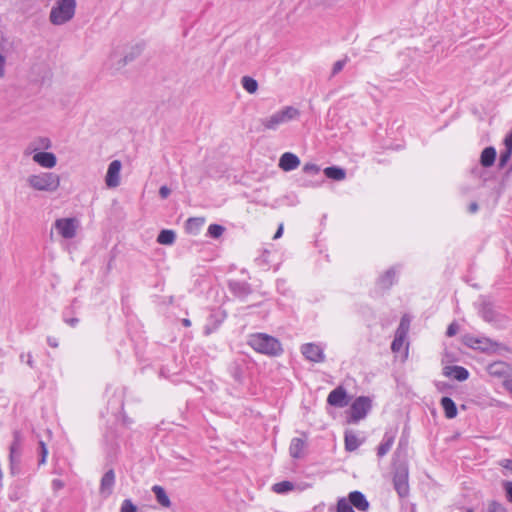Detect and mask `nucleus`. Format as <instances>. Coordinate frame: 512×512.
Wrapping results in <instances>:
<instances>
[{"label": "nucleus", "mask_w": 512, "mask_h": 512, "mask_svg": "<svg viewBox=\"0 0 512 512\" xmlns=\"http://www.w3.org/2000/svg\"><path fill=\"white\" fill-rule=\"evenodd\" d=\"M120 512H138V507L131 499H124L120 506Z\"/></svg>", "instance_id": "nucleus-44"}, {"label": "nucleus", "mask_w": 512, "mask_h": 512, "mask_svg": "<svg viewBox=\"0 0 512 512\" xmlns=\"http://www.w3.org/2000/svg\"><path fill=\"white\" fill-rule=\"evenodd\" d=\"M295 488H296V485L289 480L277 482V483L273 484L271 487L272 491L279 495L288 494L289 492L293 491Z\"/></svg>", "instance_id": "nucleus-33"}, {"label": "nucleus", "mask_w": 512, "mask_h": 512, "mask_svg": "<svg viewBox=\"0 0 512 512\" xmlns=\"http://www.w3.org/2000/svg\"><path fill=\"white\" fill-rule=\"evenodd\" d=\"M224 231H225V228H224L222 225H219V224H211V225H209V227H208L207 234H208V236H210L211 238L218 239L219 237H221V236H222V234L224 233Z\"/></svg>", "instance_id": "nucleus-42"}, {"label": "nucleus", "mask_w": 512, "mask_h": 512, "mask_svg": "<svg viewBox=\"0 0 512 512\" xmlns=\"http://www.w3.org/2000/svg\"><path fill=\"white\" fill-rule=\"evenodd\" d=\"M21 443H22V437L20 432L15 431L14 432V440L12 444L10 445V460L11 463L18 462L20 460L21 456Z\"/></svg>", "instance_id": "nucleus-26"}, {"label": "nucleus", "mask_w": 512, "mask_h": 512, "mask_svg": "<svg viewBox=\"0 0 512 512\" xmlns=\"http://www.w3.org/2000/svg\"><path fill=\"white\" fill-rule=\"evenodd\" d=\"M171 193V190L167 186H161L159 189V195L162 199H166Z\"/></svg>", "instance_id": "nucleus-57"}, {"label": "nucleus", "mask_w": 512, "mask_h": 512, "mask_svg": "<svg viewBox=\"0 0 512 512\" xmlns=\"http://www.w3.org/2000/svg\"><path fill=\"white\" fill-rule=\"evenodd\" d=\"M502 488H503L506 500L512 504V481L504 480L502 482Z\"/></svg>", "instance_id": "nucleus-47"}, {"label": "nucleus", "mask_w": 512, "mask_h": 512, "mask_svg": "<svg viewBox=\"0 0 512 512\" xmlns=\"http://www.w3.org/2000/svg\"><path fill=\"white\" fill-rule=\"evenodd\" d=\"M435 386L437 390L441 393H450L453 388L450 383L444 381H437L435 383Z\"/></svg>", "instance_id": "nucleus-49"}, {"label": "nucleus", "mask_w": 512, "mask_h": 512, "mask_svg": "<svg viewBox=\"0 0 512 512\" xmlns=\"http://www.w3.org/2000/svg\"><path fill=\"white\" fill-rule=\"evenodd\" d=\"M409 328V321L406 319V317L404 316L402 319H401V322H400V325H399V328L397 329V333H401L402 336L405 337V334L407 332Z\"/></svg>", "instance_id": "nucleus-53"}, {"label": "nucleus", "mask_w": 512, "mask_h": 512, "mask_svg": "<svg viewBox=\"0 0 512 512\" xmlns=\"http://www.w3.org/2000/svg\"><path fill=\"white\" fill-rule=\"evenodd\" d=\"M304 447L305 441L303 439L293 438L289 447L290 456L294 459L302 458Z\"/></svg>", "instance_id": "nucleus-29"}, {"label": "nucleus", "mask_w": 512, "mask_h": 512, "mask_svg": "<svg viewBox=\"0 0 512 512\" xmlns=\"http://www.w3.org/2000/svg\"><path fill=\"white\" fill-rule=\"evenodd\" d=\"M478 210V205L477 203L473 202L469 205V211L471 213H475L476 211Z\"/></svg>", "instance_id": "nucleus-64"}, {"label": "nucleus", "mask_w": 512, "mask_h": 512, "mask_svg": "<svg viewBox=\"0 0 512 512\" xmlns=\"http://www.w3.org/2000/svg\"><path fill=\"white\" fill-rule=\"evenodd\" d=\"M324 174L327 178L333 179L336 181H341L345 179L346 172L343 168L331 166L324 169Z\"/></svg>", "instance_id": "nucleus-34"}, {"label": "nucleus", "mask_w": 512, "mask_h": 512, "mask_svg": "<svg viewBox=\"0 0 512 512\" xmlns=\"http://www.w3.org/2000/svg\"><path fill=\"white\" fill-rule=\"evenodd\" d=\"M502 466L512 473V459H505L502 463Z\"/></svg>", "instance_id": "nucleus-60"}, {"label": "nucleus", "mask_w": 512, "mask_h": 512, "mask_svg": "<svg viewBox=\"0 0 512 512\" xmlns=\"http://www.w3.org/2000/svg\"><path fill=\"white\" fill-rule=\"evenodd\" d=\"M442 374L459 382L466 381L470 375L465 367L458 365H445L442 369Z\"/></svg>", "instance_id": "nucleus-18"}, {"label": "nucleus", "mask_w": 512, "mask_h": 512, "mask_svg": "<svg viewBox=\"0 0 512 512\" xmlns=\"http://www.w3.org/2000/svg\"><path fill=\"white\" fill-rule=\"evenodd\" d=\"M10 49V44L0 35V78L5 76V62Z\"/></svg>", "instance_id": "nucleus-30"}, {"label": "nucleus", "mask_w": 512, "mask_h": 512, "mask_svg": "<svg viewBox=\"0 0 512 512\" xmlns=\"http://www.w3.org/2000/svg\"><path fill=\"white\" fill-rule=\"evenodd\" d=\"M503 387L512 395V376L502 382Z\"/></svg>", "instance_id": "nucleus-58"}, {"label": "nucleus", "mask_w": 512, "mask_h": 512, "mask_svg": "<svg viewBox=\"0 0 512 512\" xmlns=\"http://www.w3.org/2000/svg\"><path fill=\"white\" fill-rule=\"evenodd\" d=\"M462 341L468 348L480 350V352H501L506 349L501 343L492 341L486 337L465 335L463 336Z\"/></svg>", "instance_id": "nucleus-7"}, {"label": "nucleus", "mask_w": 512, "mask_h": 512, "mask_svg": "<svg viewBox=\"0 0 512 512\" xmlns=\"http://www.w3.org/2000/svg\"><path fill=\"white\" fill-rule=\"evenodd\" d=\"M344 443L345 450L349 452L355 451L361 445V441L358 439L357 435L352 431L345 432Z\"/></svg>", "instance_id": "nucleus-32"}, {"label": "nucleus", "mask_w": 512, "mask_h": 512, "mask_svg": "<svg viewBox=\"0 0 512 512\" xmlns=\"http://www.w3.org/2000/svg\"><path fill=\"white\" fill-rule=\"evenodd\" d=\"M241 84L242 87L250 94H254L258 89V82L250 76L242 77Z\"/></svg>", "instance_id": "nucleus-38"}, {"label": "nucleus", "mask_w": 512, "mask_h": 512, "mask_svg": "<svg viewBox=\"0 0 512 512\" xmlns=\"http://www.w3.org/2000/svg\"><path fill=\"white\" fill-rule=\"evenodd\" d=\"M506 149L512 150V132L508 134L504 140Z\"/></svg>", "instance_id": "nucleus-59"}, {"label": "nucleus", "mask_w": 512, "mask_h": 512, "mask_svg": "<svg viewBox=\"0 0 512 512\" xmlns=\"http://www.w3.org/2000/svg\"><path fill=\"white\" fill-rule=\"evenodd\" d=\"M121 421L122 425L126 428H130L134 424V420L130 418L125 411L123 410L122 413L118 414V419L114 418V422Z\"/></svg>", "instance_id": "nucleus-46"}, {"label": "nucleus", "mask_w": 512, "mask_h": 512, "mask_svg": "<svg viewBox=\"0 0 512 512\" xmlns=\"http://www.w3.org/2000/svg\"><path fill=\"white\" fill-rule=\"evenodd\" d=\"M394 440H395L394 433L385 432V434L382 438V441L380 442V444L377 447V456L383 457L384 455H386L389 452V450L391 449V447L394 443Z\"/></svg>", "instance_id": "nucleus-27"}, {"label": "nucleus", "mask_w": 512, "mask_h": 512, "mask_svg": "<svg viewBox=\"0 0 512 512\" xmlns=\"http://www.w3.org/2000/svg\"><path fill=\"white\" fill-rule=\"evenodd\" d=\"M55 227L62 237L71 239L76 235L78 221L74 218L58 219L55 223Z\"/></svg>", "instance_id": "nucleus-16"}, {"label": "nucleus", "mask_w": 512, "mask_h": 512, "mask_svg": "<svg viewBox=\"0 0 512 512\" xmlns=\"http://www.w3.org/2000/svg\"><path fill=\"white\" fill-rule=\"evenodd\" d=\"M395 277L396 271L394 270V268H390L379 278L378 284L383 289H388L394 283Z\"/></svg>", "instance_id": "nucleus-35"}, {"label": "nucleus", "mask_w": 512, "mask_h": 512, "mask_svg": "<svg viewBox=\"0 0 512 512\" xmlns=\"http://www.w3.org/2000/svg\"><path fill=\"white\" fill-rule=\"evenodd\" d=\"M326 401L332 407L343 408L349 403V395L347 390L342 385H339L330 391Z\"/></svg>", "instance_id": "nucleus-14"}, {"label": "nucleus", "mask_w": 512, "mask_h": 512, "mask_svg": "<svg viewBox=\"0 0 512 512\" xmlns=\"http://www.w3.org/2000/svg\"><path fill=\"white\" fill-rule=\"evenodd\" d=\"M248 345L255 352H281L283 350V347L277 338L265 333L250 335Z\"/></svg>", "instance_id": "nucleus-3"}, {"label": "nucleus", "mask_w": 512, "mask_h": 512, "mask_svg": "<svg viewBox=\"0 0 512 512\" xmlns=\"http://www.w3.org/2000/svg\"><path fill=\"white\" fill-rule=\"evenodd\" d=\"M299 116L298 109L292 106H286L282 110L275 112L269 117L261 120L265 129L276 130L280 125L288 123L289 121Z\"/></svg>", "instance_id": "nucleus-5"}, {"label": "nucleus", "mask_w": 512, "mask_h": 512, "mask_svg": "<svg viewBox=\"0 0 512 512\" xmlns=\"http://www.w3.org/2000/svg\"><path fill=\"white\" fill-rule=\"evenodd\" d=\"M393 487L400 498H406L409 495V471L406 464H400L393 473Z\"/></svg>", "instance_id": "nucleus-9"}, {"label": "nucleus", "mask_w": 512, "mask_h": 512, "mask_svg": "<svg viewBox=\"0 0 512 512\" xmlns=\"http://www.w3.org/2000/svg\"><path fill=\"white\" fill-rule=\"evenodd\" d=\"M486 512H507V509L502 503L493 500L489 502Z\"/></svg>", "instance_id": "nucleus-45"}, {"label": "nucleus", "mask_w": 512, "mask_h": 512, "mask_svg": "<svg viewBox=\"0 0 512 512\" xmlns=\"http://www.w3.org/2000/svg\"><path fill=\"white\" fill-rule=\"evenodd\" d=\"M121 438L115 422L106 424L102 431V445L109 461H113L120 450Z\"/></svg>", "instance_id": "nucleus-1"}, {"label": "nucleus", "mask_w": 512, "mask_h": 512, "mask_svg": "<svg viewBox=\"0 0 512 512\" xmlns=\"http://www.w3.org/2000/svg\"><path fill=\"white\" fill-rule=\"evenodd\" d=\"M52 147V142L48 137H39L34 141V148L37 151H46Z\"/></svg>", "instance_id": "nucleus-41"}, {"label": "nucleus", "mask_w": 512, "mask_h": 512, "mask_svg": "<svg viewBox=\"0 0 512 512\" xmlns=\"http://www.w3.org/2000/svg\"><path fill=\"white\" fill-rule=\"evenodd\" d=\"M60 184V178L52 172L34 174V189L41 191H55Z\"/></svg>", "instance_id": "nucleus-11"}, {"label": "nucleus", "mask_w": 512, "mask_h": 512, "mask_svg": "<svg viewBox=\"0 0 512 512\" xmlns=\"http://www.w3.org/2000/svg\"><path fill=\"white\" fill-rule=\"evenodd\" d=\"M165 364L160 367V376L172 378L180 375L186 367L184 354H167Z\"/></svg>", "instance_id": "nucleus-8"}, {"label": "nucleus", "mask_w": 512, "mask_h": 512, "mask_svg": "<svg viewBox=\"0 0 512 512\" xmlns=\"http://www.w3.org/2000/svg\"><path fill=\"white\" fill-rule=\"evenodd\" d=\"M122 164L119 160H113L109 166L105 177L106 185L109 188H115L120 184V171Z\"/></svg>", "instance_id": "nucleus-17"}, {"label": "nucleus", "mask_w": 512, "mask_h": 512, "mask_svg": "<svg viewBox=\"0 0 512 512\" xmlns=\"http://www.w3.org/2000/svg\"><path fill=\"white\" fill-rule=\"evenodd\" d=\"M372 409V401L367 396L357 397L347 412V422L350 424H356L360 420L364 419Z\"/></svg>", "instance_id": "nucleus-6"}, {"label": "nucleus", "mask_w": 512, "mask_h": 512, "mask_svg": "<svg viewBox=\"0 0 512 512\" xmlns=\"http://www.w3.org/2000/svg\"><path fill=\"white\" fill-rule=\"evenodd\" d=\"M440 406L443 409L444 415L447 419H454L457 416V405L451 397L443 396L440 399Z\"/></svg>", "instance_id": "nucleus-24"}, {"label": "nucleus", "mask_w": 512, "mask_h": 512, "mask_svg": "<svg viewBox=\"0 0 512 512\" xmlns=\"http://www.w3.org/2000/svg\"><path fill=\"white\" fill-rule=\"evenodd\" d=\"M34 163H37L43 168L52 169L57 164V157L52 152L37 151V149L34 148Z\"/></svg>", "instance_id": "nucleus-20"}, {"label": "nucleus", "mask_w": 512, "mask_h": 512, "mask_svg": "<svg viewBox=\"0 0 512 512\" xmlns=\"http://www.w3.org/2000/svg\"><path fill=\"white\" fill-rule=\"evenodd\" d=\"M496 159V150L494 147H486L480 156V163L483 167H490Z\"/></svg>", "instance_id": "nucleus-31"}, {"label": "nucleus", "mask_w": 512, "mask_h": 512, "mask_svg": "<svg viewBox=\"0 0 512 512\" xmlns=\"http://www.w3.org/2000/svg\"><path fill=\"white\" fill-rule=\"evenodd\" d=\"M51 485L54 491H58L64 487V483L60 479H53Z\"/></svg>", "instance_id": "nucleus-56"}, {"label": "nucleus", "mask_w": 512, "mask_h": 512, "mask_svg": "<svg viewBox=\"0 0 512 512\" xmlns=\"http://www.w3.org/2000/svg\"><path fill=\"white\" fill-rule=\"evenodd\" d=\"M143 51V45L142 44H136L129 48L128 51L125 52L123 57H119L118 55L114 54L111 58V61L113 63H116L117 67L116 69H120L127 65L128 63L134 61L137 57L141 55Z\"/></svg>", "instance_id": "nucleus-15"}, {"label": "nucleus", "mask_w": 512, "mask_h": 512, "mask_svg": "<svg viewBox=\"0 0 512 512\" xmlns=\"http://www.w3.org/2000/svg\"><path fill=\"white\" fill-rule=\"evenodd\" d=\"M346 62L347 58L336 61L332 68V75L338 74L344 68Z\"/></svg>", "instance_id": "nucleus-52"}, {"label": "nucleus", "mask_w": 512, "mask_h": 512, "mask_svg": "<svg viewBox=\"0 0 512 512\" xmlns=\"http://www.w3.org/2000/svg\"><path fill=\"white\" fill-rule=\"evenodd\" d=\"M307 360L315 363H321L325 361V354H303Z\"/></svg>", "instance_id": "nucleus-50"}, {"label": "nucleus", "mask_w": 512, "mask_h": 512, "mask_svg": "<svg viewBox=\"0 0 512 512\" xmlns=\"http://www.w3.org/2000/svg\"><path fill=\"white\" fill-rule=\"evenodd\" d=\"M511 154H512V150H508V149H506V151H505V152H502V153H501V155H500V159H499V165H500V167L505 166V164L507 163V161L510 159Z\"/></svg>", "instance_id": "nucleus-54"}, {"label": "nucleus", "mask_w": 512, "mask_h": 512, "mask_svg": "<svg viewBox=\"0 0 512 512\" xmlns=\"http://www.w3.org/2000/svg\"><path fill=\"white\" fill-rule=\"evenodd\" d=\"M152 492L156 498V501L165 508L170 507L171 501L166 492V490L160 485H154L152 487Z\"/></svg>", "instance_id": "nucleus-28"}, {"label": "nucleus", "mask_w": 512, "mask_h": 512, "mask_svg": "<svg viewBox=\"0 0 512 512\" xmlns=\"http://www.w3.org/2000/svg\"><path fill=\"white\" fill-rule=\"evenodd\" d=\"M487 373L494 378L506 380L512 376V366L504 361H494L487 365Z\"/></svg>", "instance_id": "nucleus-13"}, {"label": "nucleus", "mask_w": 512, "mask_h": 512, "mask_svg": "<svg viewBox=\"0 0 512 512\" xmlns=\"http://www.w3.org/2000/svg\"><path fill=\"white\" fill-rule=\"evenodd\" d=\"M66 322H67L70 326L74 327V326H76V324L79 322V320H78L77 318H70V319H67V320H66Z\"/></svg>", "instance_id": "nucleus-63"}, {"label": "nucleus", "mask_w": 512, "mask_h": 512, "mask_svg": "<svg viewBox=\"0 0 512 512\" xmlns=\"http://www.w3.org/2000/svg\"><path fill=\"white\" fill-rule=\"evenodd\" d=\"M21 360L26 362L28 365H32V355L26 354V358L23 354H21Z\"/></svg>", "instance_id": "nucleus-61"}, {"label": "nucleus", "mask_w": 512, "mask_h": 512, "mask_svg": "<svg viewBox=\"0 0 512 512\" xmlns=\"http://www.w3.org/2000/svg\"><path fill=\"white\" fill-rule=\"evenodd\" d=\"M37 452L39 456L38 464L42 465L46 462V458L48 455V449L43 440L38 441Z\"/></svg>", "instance_id": "nucleus-43"}, {"label": "nucleus", "mask_w": 512, "mask_h": 512, "mask_svg": "<svg viewBox=\"0 0 512 512\" xmlns=\"http://www.w3.org/2000/svg\"><path fill=\"white\" fill-rule=\"evenodd\" d=\"M76 0H57L50 12V21L54 25H63L75 15Z\"/></svg>", "instance_id": "nucleus-2"}, {"label": "nucleus", "mask_w": 512, "mask_h": 512, "mask_svg": "<svg viewBox=\"0 0 512 512\" xmlns=\"http://www.w3.org/2000/svg\"><path fill=\"white\" fill-rule=\"evenodd\" d=\"M176 234L172 230H162L158 237L157 242L163 245H171L175 242Z\"/></svg>", "instance_id": "nucleus-37"}, {"label": "nucleus", "mask_w": 512, "mask_h": 512, "mask_svg": "<svg viewBox=\"0 0 512 512\" xmlns=\"http://www.w3.org/2000/svg\"><path fill=\"white\" fill-rule=\"evenodd\" d=\"M404 338L405 337L402 336L401 333H396L395 339L393 340V342L391 344L392 352H399V350L401 349V347L403 345Z\"/></svg>", "instance_id": "nucleus-48"}, {"label": "nucleus", "mask_w": 512, "mask_h": 512, "mask_svg": "<svg viewBox=\"0 0 512 512\" xmlns=\"http://www.w3.org/2000/svg\"><path fill=\"white\" fill-rule=\"evenodd\" d=\"M249 365L250 358L249 354H243L242 357L236 359L228 368V371L232 378L239 385H243L246 379L249 377Z\"/></svg>", "instance_id": "nucleus-10"}, {"label": "nucleus", "mask_w": 512, "mask_h": 512, "mask_svg": "<svg viewBox=\"0 0 512 512\" xmlns=\"http://www.w3.org/2000/svg\"><path fill=\"white\" fill-rule=\"evenodd\" d=\"M346 498L354 507V509H357L360 512H367L370 508L369 501L367 500L364 493H362L361 491H351Z\"/></svg>", "instance_id": "nucleus-21"}, {"label": "nucleus", "mask_w": 512, "mask_h": 512, "mask_svg": "<svg viewBox=\"0 0 512 512\" xmlns=\"http://www.w3.org/2000/svg\"><path fill=\"white\" fill-rule=\"evenodd\" d=\"M336 512H355V510L346 497H340L337 500Z\"/></svg>", "instance_id": "nucleus-40"}, {"label": "nucleus", "mask_w": 512, "mask_h": 512, "mask_svg": "<svg viewBox=\"0 0 512 512\" xmlns=\"http://www.w3.org/2000/svg\"><path fill=\"white\" fill-rule=\"evenodd\" d=\"M116 477L113 468L107 470L100 480L99 492L104 497H109L113 493Z\"/></svg>", "instance_id": "nucleus-19"}, {"label": "nucleus", "mask_w": 512, "mask_h": 512, "mask_svg": "<svg viewBox=\"0 0 512 512\" xmlns=\"http://www.w3.org/2000/svg\"><path fill=\"white\" fill-rule=\"evenodd\" d=\"M282 234H283V224H280L278 229H277V231H276V233L274 234L273 239L280 238L282 236Z\"/></svg>", "instance_id": "nucleus-62"}, {"label": "nucleus", "mask_w": 512, "mask_h": 512, "mask_svg": "<svg viewBox=\"0 0 512 512\" xmlns=\"http://www.w3.org/2000/svg\"><path fill=\"white\" fill-rule=\"evenodd\" d=\"M481 317L489 323H497L500 321V314L494 309L491 303L484 302L480 309Z\"/></svg>", "instance_id": "nucleus-25"}, {"label": "nucleus", "mask_w": 512, "mask_h": 512, "mask_svg": "<svg viewBox=\"0 0 512 512\" xmlns=\"http://www.w3.org/2000/svg\"><path fill=\"white\" fill-rule=\"evenodd\" d=\"M203 224H204L203 218H189L186 221L185 228L189 234L197 235L199 233L201 227L203 226Z\"/></svg>", "instance_id": "nucleus-36"}, {"label": "nucleus", "mask_w": 512, "mask_h": 512, "mask_svg": "<svg viewBox=\"0 0 512 512\" xmlns=\"http://www.w3.org/2000/svg\"><path fill=\"white\" fill-rule=\"evenodd\" d=\"M327 348L324 343H305L301 346V352H323Z\"/></svg>", "instance_id": "nucleus-39"}, {"label": "nucleus", "mask_w": 512, "mask_h": 512, "mask_svg": "<svg viewBox=\"0 0 512 512\" xmlns=\"http://www.w3.org/2000/svg\"><path fill=\"white\" fill-rule=\"evenodd\" d=\"M105 393L108 397L106 407L107 413H110L115 419H118V414L122 413L124 409L126 387H112L111 385H108Z\"/></svg>", "instance_id": "nucleus-4"}, {"label": "nucleus", "mask_w": 512, "mask_h": 512, "mask_svg": "<svg viewBox=\"0 0 512 512\" xmlns=\"http://www.w3.org/2000/svg\"><path fill=\"white\" fill-rule=\"evenodd\" d=\"M34 84L39 83L41 86H49L52 80L51 59L47 55L41 62L34 64Z\"/></svg>", "instance_id": "nucleus-12"}, {"label": "nucleus", "mask_w": 512, "mask_h": 512, "mask_svg": "<svg viewBox=\"0 0 512 512\" xmlns=\"http://www.w3.org/2000/svg\"><path fill=\"white\" fill-rule=\"evenodd\" d=\"M300 165V159L291 152H285L279 159V167L283 171H292Z\"/></svg>", "instance_id": "nucleus-23"}, {"label": "nucleus", "mask_w": 512, "mask_h": 512, "mask_svg": "<svg viewBox=\"0 0 512 512\" xmlns=\"http://www.w3.org/2000/svg\"><path fill=\"white\" fill-rule=\"evenodd\" d=\"M303 171L307 174H317L320 171V168L313 163H306L303 166Z\"/></svg>", "instance_id": "nucleus-51"}, {"label": "nucleus", "mask_w": 512, "mask_h": 512, "mask_svg": "<svg viewBox=\"0 0 512 512\" xmlns=\"http://www.w3.org/2000/svg\"><path fill=\"white\" fill-rule=\"evenodd\" d=\"M229 289L234 296L241 300L246 299L252 292L250 285L244 281H230Z\"/></svg>", "instance_id": "nucleus-22"}, {"label": "nucleus", "mask_w": 512, "mask_h": 512, "mask_svg": "<svg viewBox=\"0 0 512 512\" xmlns=\"http://www.w3.org/2000/svg\"><path fill=\"white\" fill-rule=\"evenodd\" d=\"M458 330L459 325L456 322H452L447 328L446 335L452 337L457 334Z\"/></svg>", "instance_id": "nucleus-55"}]
</instances>
